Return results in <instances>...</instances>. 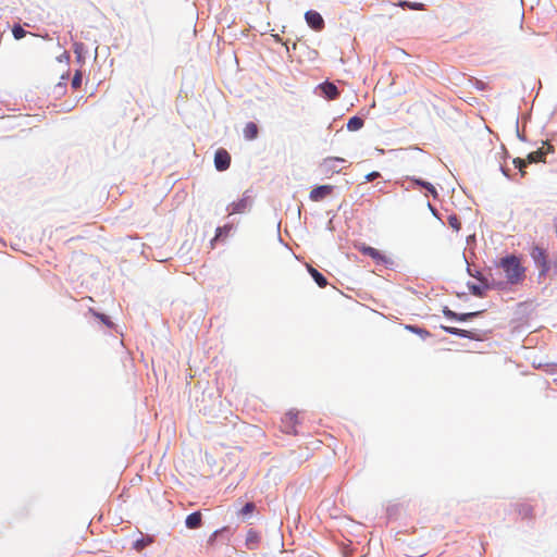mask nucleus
Instances as JSON below:
<instances>
[{"label":"nucleus","instance_id":"f257e3e1","mask_svg":"<svg viewBox=\"0 0 557 557\" xmlns=\"http://www.w3.org/2000/svg\"><path fill=\"white\" fill-rule=\"evenodd\" d=\"M498 265L505 272L509 284H519L525 277V268L516 255H506L500 259Z\"/></svg>","mask_w":557,"mask_h":557},{"label":"nucleus","instance_id":"f03ea898","mask_svg":"<svg viewBox=\"0 0 557 557\" xmlns=\"http://www.w3.org/2000/svg\"><path fill=\"white\" fill-rule=\"evenodd\" d=\"M530 256L539 270V278L545 277L550 271L547 250L539 245H533L530 250Z\"/></svg>","mask_w":557,"mask_h":557},{"label":"nucleus","instance_id":"7ed1b4c3","mask_svg":"<svg viewBox=\"0 0 557 557\" xmlns=\"http://www.w3.org/2000/svg\"><path fill=\"white\" fill-rule=\"evenodd\" d=\"M401 186L406 189H423L425 190V196H431L433 199H438L440 195L437 189L433 184L428 181H424L417 176H406L401 183Z\"/></svg>","mask_w":557,"mask_h":557},{"label":"nucleus","instance_id":"20e7f679","mask_svg":"<svg viewBox=\"0 0 557 557\" xmlns=\"http://www.w3.org/2000/svg\"><path fill=\"white\" fill-rule=\"evenodd\" d=\"M503 282H495L492 280V282H483L480 284H475L471 281L467 282V287L469 292L475 296V297H484L486 295V292L494 288H502Z\"/></svg>","mask_w":557,"mask_h":557},{"label":"nucleus","instance_id":"39448f33","mask_svg":"<svg viewBox=\"0 0 557 557\" xmlns=\"http://www.w3.org/2000/svg\"><path fill=\"white\" fill-rule=\"evenodd\" d=\"M252 197L250 196V190H246L242 198L237 201H234L227 206V210L230 214H238L244 213L252 206Z\"/></svg>","mask_w":557,"mask_h":557},{"label":"nucleus","instance_id":"423d86ee","mask_svg":"<svg viewBox=\"0 0 557 557\" xmlns=\"http://www.w3.org/2000/svg\"><path fill=\"white\" fill-rule=\"evenodd\" d=\"M346 160L339 157H327L320 163V171L322 174L332 175L341 172L339 164L345 163Z\"/></svg>","mask_w":557,"mask_h":557},{"label":"nucleus","instance_id":"0eeeda50","mask_svg":"<svg viewBox=\"0 0 557 557\" xmlns=\"http://www.w3.org/2000/svg\"><path fill=\"white\" fill-rule=\"evenodd\" d=\"M315 94L326 100H334L338 98L339 90L334 83L325 81L315 87Z\"/></svg>","mask_w":557,"mask_h":557},{"label":"nucleus","instance_id":"6e6552de","mask_svg":"<svg viewBox=\"0 0 557 557\" xmlns=\"http://www.w3.org/2000/svg\"><path fill=\"white\" fill-rule=\"evenodd\" d=\"M441 329L445 333L460 337V338H468L471 341H481L482 339L481 334L476 330L469 331V330L458 329L455 326H446V325H441Z\"/></svg>","mask_w":557,"mask_h":557},{"label":"nucleus","instance_id":"1a4fd4ad","mask_svg":"<svg viewBox=\"0 0 557 557\" xmlns=\"http://www.w3.org/2000/svg\"><path fill=\"white\" fill-rule=\"evenodd\" d=\"M358 249L362 255L372 258L376 264L386 265L389 263V259L376 248L362 244Z\"/></svg>","mask_w":557,"mask_h":557},{"label":"nucleus","instance_id":"9d476101","mask_svg":"<svg viewBox=\"0 0 557 557\" xmlns=\"http://www.w3.org/2000/svg\"><path fill=\"white\" fill-rule=\"evenodd\" d=\"M305 20L308 26L315 32L322 30L325 26L322 15L314 10H308L305 13Z\"/></svg>","mask_w":557,"mask_h":557},{"label":"nucleus","instance_id":"9b49d317","mask_svg":"<svg viewBox=\"0 0 557 557\" xmlns=\"http://www.w3.org/2000/svg\"><path fill=\"white\" fill-rule=\"evenodd\" d=\"M231 165V154L224 148H220L214 153V166L216 171H226Z\"/></svg>","mask_w":557,"mask_h":557},{"label":"nucleus","instance_id":"f8f14e48","mask_svg":"<svg viewBox=\"0 0 557 557\" xmlns=\"http://www.w3.org/2000/svg\"><path fill=\"white\" fill-rule=\"evenodd\" d=\"M231 535H232V530L230 527H223L221 529H218L208 539V545L212 546L218 542H221L222 544H226L230 542Z\"/></svg>","mask_w":557,"mask_h":557},{"label":"nucleus","instance_id":"ddd939ff","mask_svg":"<svg viewBox=\"0 0 557 557\" xmlns=\"http://www.w3.org/2000/svg\"><path fill=\"white\" fill-rule=\"evenodd\" d=\"M333 190V185H318L311 189L309 198L311 201L318 202L331 195Z\"/></svg>","mask_w":557,"mask_h":557},{"label":"nucleus","instance_id":"4468645a","mask_svg":"<svg viewBox=\"0 0 557 557\" xmlns=\"http://www.w3.org/2000/svg\"><path fill=\"white\" fill-rule=\"evenodd\" d=\"M260 543H261V534L257 530L250 528L247 531L246 540H245V545H246L247 549L256 550L259 548Z\"/></svg>","mask_w":557,"mask_h":557},{"label":"nucleus","instance_id":"2eb2a0df","mask_svg":"<svg viewBox=\"0 0 557 557\" xmlns=\"http://www.w3.org/2000/svg\"><path fill=\"white\" fill-rule=\"evenodd\" d=\"M185 525L189 530L199 529L202 525V513L199 510L189 513L185 519Z\"/></svg>","mask_w":557,"mask_h":557},{"label":"nucleus","instance_id":"dca6fc26","mask_svg":"<svg viewBox=\"0 0 557 557\" xmlns=\"http://www.w3.org/2000/svg\"><path fill=\"white\" fill-rule=\"evenodd\" d=\"M307 270L319 287L323 288L329 284L327 278L312 265H307Z\"/></svg>","mask_w":557,"mask_h":557},{"label":"nucleus","instance_id":"f3484780","mask_svg":"<svg viewBox=\"0 0 557 557\" xmlns=\"http://www.w3.org/2000/svg\"><path fill=\"white\" fill-rule=\"evenodd\" d=\"M527 160L529 163L546 162L545 151L540 147L535 151L529 152Z\"/></svg>","mask_w":557,"mask_h":557},{"label":"nucleus","instance_id":"a211bd4d","mask_svg":"<svg viewBox=\"0 0 557 557\" xmlns=\"http://www.w3.org/2000/svg\"><path fill=\"white\" fill-rule=\"evenodd\" d=\"M256 504L253 502H247L237 512L238 517L242 518L243 521H246L255 511Z\"/></svg>","mask_w":557,"mask_h":557},{"label":"nucleus","instance_id":"6ab92c4d","mask_svg":"<svg viewBox=\"0 0 557 557\" xmlns=\"http://www.w3.org/2000/svg\"><path fill=\"white\" fill-rule=\"evenodd\" d=\"M397 7L404 9V10H416V11H422L425 10V4L422 2H412L408 0H399L396 4Z\"/></svg>","mask_w":557,"mask_h":557},{"label":"nucleus","instance_id":"aec40b11","mask_svg":"<svg viewBox=\"0 0 557 557\" xmlns=\"http://www.w3.org/2000/svg\"><path fill=\"white\" fill-rule=\"evenodd\" d=\"M153 543V537L150 535H141L133 543V548L137 552L144 550L147 546Z\"/></svg>","mask_w":557,"mask_h":557},{"label":"nucleus","instance_id":"412c9836","mask_svg":"<svg viewBox=\"0 0 557 557\" xmlns=\"http://www.w3.org/2000/svg\"><path fill=\"white\" fill-rule=\"evenodd\" d=\"M259 128L253 122H248L244 128V137L248 140H253L258 137Z\"/></svg>","mask_w":557,"mask_h":557},{"label":"nucleus","instance_id":"4be33fe9","mask_svg":"<svg viewBox=\"0 0 557 557\" xmlns=\"http://www.w3.org/2000/svg\"><path fill=\"white\" fill-rule=\"evenodd\" d=\"M364 125V120L358 115L351 116L347 122V129L349 132H357L361 129Z\"/></svg>","mask_w":557,"mask_h":557},{"label":"nucleus","instance_id":"5701e85b","mask_svg":"<svg viewBox=\"0 0 557 557\" xmlns=\"http://www.w3.org/2000/svg\"><path fill=\"white\" fill-rule=\"evenodd\" d=\"M405 329L413 334L419 335L422 339L431 336V333L426 329L420 327L417 324H406Z\"/></svg>","mask_w":557,"mask_h":557},{"label":"nucleus","instance_id":"b1692460","mask_svg":"<svg viewBox=\"0 0 557 557\" xmlns=\"http://www.w3.org/2000/svg\"><path fill=\"white\" fill-rule=\"evenodd\" d=\"M297 412L290 410L285 414L284 423L286 425V431L288 433L292 432V429H294L295 424L298 422L297 420Z\"/></svg>","mask_w":557,"mask_h":557},{"label":"nucleus","instance_id":"393cba45","mask_svg":"<svg viewBox=\"0 0 557 557\" xmlns=\"http://www.w3.org/2000/svg\"><path fill=\"white\" fill-rule=\"evenodd\" d=\"M89 312L96 318L98 319L101 323H103L107 327L111 329L113 327V322L111 321L110 317L104 314V313H101V312H98L96 311L95 309L92 308H89Z\"/></svg>","mask_w":557,"mask_h":557},{"label":"nucleus","instance_id":"a878e982","mask_svg":"<svg viewBox=\"0 0 557 557\" xmlns=\"http://www.w3.org/2000/svg\"><path fill=\"white\" fill-rule=\"evenodd\" d=\"M482 313H483V310L472 311V312H463V313H458L457 312L456 322H467V321H470V320H472L474 318L480 317Z\"/></svg>","mask_w":557,"mask_h":557},{"label":"nucleus","instance_id":"bb28decb","mask_svg":"<svg viewBox=\"0 0 557 557\" xmlns=\"http://www.w3.org/2000/svg\"><path fill=\"white\" fill-rule=\"evenodd\" d=\"M73 50L77 62H84L85 53L87 52L85 45L83 42H74Z\"/></svg>","mask_w":557,"mask_h":557},{"label":"nucleus","instance_id":"cd10ccee","mask_svg":"<svg viewBox=\"0 0 557 557\" xmlns=\"http://www.w3.org/2000/svg\"><path fill=\"white\" fill-rule=\"evenodd\" d=\"M467 273L474 277L475 280L479 281V283H483V282H491L487 276H485L482 272L475 270V271H472L470 264L468 263L467 264Z\"/></svg>","mask_w":557,"mask_h":557},{"label":"nucleus","instance_id":"c85d7f7f","mask_svg":"<svg viewBox=\"0 0 557 557\" xmlns=\"http://www.w3.org/2000/svg\"><path fill=\"white\" fill-rule=\"evenodd\" d=\"M231 230H232V225L231 224H225L223 226H218L216 230H215V236H214L213 240L226 237Z\"/></svg>","mask_w":557,"mask_h":557},{"label":"nucleus","instance_id":"c756f323","mask_svg":"<svg viewBox=\"0 0 557 557\" xmlns=\"http://www.w3.org/2000/svg\"><path fill=\"white\" fill-rule=\"evenodd\" d=\"M512 163H513L515 168L518 169L521 172L522 176L525 174L524 169L527 168L528 164H530L528 162L527 158L525 159L515 158L512 160Z\"/></svg>","mask_w":557,"mask_h":557},{"label":"nucleus","instance_id":"7c9ffc66","mask_svg":"<svg viewBox=\"0 0 557 557\" xmlns=\"http://www.w3.org/2000/svg\"><path fill=\"white\" fill-rule=\"evenodd\" d=\"M27 32L20 24L12 27V35L16 40L24 38Z\"/></svg>","mask_w":557,"mask_h":557},{"label":"nucleus","instance_id":"2f4dec72","mask_svg":"<svg viewBox=\"0 0 557 557\" xmlns=\"http://www.w3.org/2000/svg\"><path fill=\"white\" fill-rule=\"evenodd\" d=\"M448 224L456 232H458L461 228V222L456 214H450L448 216Z\"/></svg>","mask_w":557,"mask_h":557},{"label":"nucleus","instance_id":"473e14b6","mask_svg":"<svg viewBox=\"0 0 557 557\" xmlns=\"http://www.w3.org/2000/svg\"><path fill=\"white\" fill-rule=\"evenodd\" d=\"M82 81H83V75H82V72L81 71H76L73 78H72V82H71V86L73 89H78L81 86H82Z\"/></svg>","mask_w":557,"mask_h":557},{"label":"nucleus","instance_id":"72a5a7b5","mask_svg":"<svg viewBox=\"0 0 557 557\" xmlns=\"http://www.w3.org/2000/svg\"><path fill=\"white\" fill-rule=\"evenodd\" d=\"M444 317L450 321H456V318H457V312L453 311L450 308H448L447 306L443 307V310H442Z\"/></svg>","mask_w":557,"mask_h":557},{"label":"nucleus","instance_id":"f704fd0d","mask_svg":"<svg viewBox=\"0 0 557 557\" xmlns=\"http://www.w3.org/2000/svg\"><path fill=\"white\" fill-rule=\"evenodd\" d=\"M472 86H473L476 90H481V91L486 90V89L488 88V85H487L485 82H483V81H481V79H478V78H474V79L472 81Z\"/></svg>","mask_w":557,"mask_h":557},{"label":"nucleus","instance_id":"c9c22d12","mask_svg":"<svg viewBox=\"0 0 557 557\" xmlns=\"http://www.w3.org/2000/svg\"><path fill=\"white\" fill-rule=\"evenodd\" d=\"M542 149L545 151V157H547L549 153H555L554 146L548 141H542Z\"/></svg>","mask_w":557,"mask_h":557},{"label":"nucleus","instance_id":"e433bc0d","mask_svg":"<svg viewBox=\"0 0 557 557\" xmlns=\"http://www.w3.org/2000/svg\"><path fill=\"white\" fill-rule=\"evenodd\" d=\"M516 134H517V137L519 140L525 143L527 141V137L524 135V133L520 132L519 129V119L517 117L516 119Z\"/></svg>","mask_w":557,"mask_h":557},{"label":"nucleus","instance_id":"4c0bfd02","mask_svg":"<svg viewBox=\"0 0 557 557\" xmlns=\"http://www.w3.org/2000/svg\"><path fill=\"white\" fill-rule=\"evenodd\" d=\"M379 177H381V173L377 171L370 172L364 176L367 182H372Z\"/></svg>","mask_w":557,"mask_h":557},{"label":"nucleus","instance_id":"58836bf2","mask_svg":"<svg viewBox=\"0 0 557 557\" xmlns=\"http://www.w3.org/2000/svg\"><path fill=\"white\" fill-rule=\"evenodd\" d=\"M428 209L435 218L440 219L438 210L431 202H428Z\"/></svg>","mask_w":557,"mask_h":557},{"label":"nucleus","instance_id":"ea45409f","mask_svg":"<svg viewBox=\"0 0 557 557\" xmlns=\"http://www.w3.org/2000/svg\"><path fill=\"white\" fill-rule=\"evenodd\" d=\"M499 170L500 172L504 174V176H506L507 178L511 180V174H510V170L504 165H499Z\"/></svg>","mask_w":557,"mask_h":557},{"label":"nucleus","instance_id":"a19ab883","mask_svg":"<svg viewBox=\"0 0 557 557\" xmlns=\"http://www.w3.org/2000/svg\"><path fill=\"white\" fill-rule=\"evenodd\" d=\"M550 269H553L554 274L557 275V255L554 256L550 262Z\"/></svg>","mask_w":557,"mask_h":557},{"label":"nucleus","instance_id":"79ce46f5","mask_svg":"<svg viewBox=\"0 0 557 557\" xmlns=\"http://www.w3.org/2000/svg\"><path fill=\"white\" fill-rule=\"evenodd\" d=\"M272 36H273V38H274V40L276 42L283 44V39L280 37V35L275 34V35H272Z\"/></svg>","mask_w":557,"mask_h":557},{"label":"nucleus","instance_id":"37998d69","mask_svg":"<svg viewBox=\"0 0 557 557\" xmlns=\"http://www.w3.org/2000/svg\"><path fill=\"white\" fill-rule=\"evenodd\" d=\"M327 228H329V230H332V221H329V223H327Z\"/></svg>","mask_w":557,"mask_h":557},{"label":"nucleus","instance_id":"c03bdc74","mask_svg":"<svg viewBox=\"0 0 557 557\" xmlns=\"http://www.w3.org/2000/svg\"><path fill=\"white\" fill-rule=\"evenodd\" d=\"M65 86L62 85L61 83L57 86V88H60V89H63Z\"/></svg>","mask_w":557,"mask_h":557},{"label":"nucleus","instance_id":"a18cd8bd","mask_svg":"<svg viewBox=\"0 0 557 557\" xmlns=\"http://www.w3.org/2000/svg\"><path fill=\"white\" fill-rule=\"evenodd\" d=\"M554 225H555V228H556V232H557V219L554 220Z\"/></svg>","mask_w":557,"mask_h":557},{"label":"nucleus","instance_id":"49530a36","mask_svg":"<svg viewBox=\"0 0 557 557\" xmlns=\"http://www.w3.org/2000/svg\"><path fill=\"white\" fill-rule=\"evenodd\" d=\"M345 557H352V556L349 555L348 553H345Z\"/></svg>","mask_w":557,"mask_h":557}]
</instances>
